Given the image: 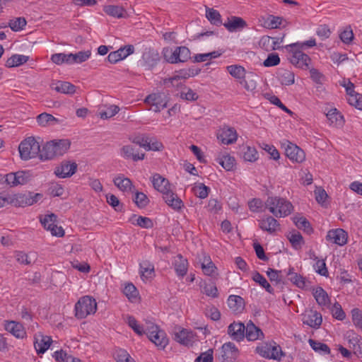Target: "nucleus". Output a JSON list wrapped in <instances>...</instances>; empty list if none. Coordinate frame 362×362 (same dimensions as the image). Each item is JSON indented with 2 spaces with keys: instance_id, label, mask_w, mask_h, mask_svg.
Masks as SVG:
<instances>
[{
  "instance_id": "nucleus-1",
  "label": "nucleus",
  "mask_w": 362,
  "mask_h": 362,
  "mask_svg": "<svg viewBox=\"0 0 362 362\" xmlns=\"http://www.w3.org/2000/svg\"><path fill=\"white\" fill-rule=\"evenodd\" d=\"M151 182L153 187L162 193L163 199L166 204H183L177 194L170 189V184L166 178L156 173L153 175Z\"/></svg>"
},
{
  "instance_id": "nucleus-2",
  "label": "nucleus",
  "mask_w": 362,
  "mask_h": 362,
  "mask_svg": "<svg viewBox=\"0 0 362 362\" xmlns=\"http://www.w3.org/2000/svg\"><path fill=\"white\" fill-rule=\"evenodd\" d=\"M69 139L53 140L47 142L41 149L40 159L51 160L55 156L64 155L70 148Z\"/></svg>"
},
{
  "instance_id": "nucleus-3",
  "label": "nucleus",
  "mask_w": 362,
  "mask_h": 362,
  "mask_svg": "<svg viewBox=\"0 0 362 362\" xmlns=\"http://www.w3.org/2000/svg\"><path fill=\"white\" fill-rule=\"evenodd\" d=\"M97 311V302L90 296L81 297L74 305L75 317L77 319H84L88 315H94Z\"/></svg>"
},
{
  "instance_id": "nucleus-4",
  "label": "nucleus",
  "mask_w": 362,
  "mask_h": 362,
  "mask_svg": "<svg viewBox=\"0 0 362 362\" xmlns=\"http://www.w3.org/2000/svg\"><path fill=\"white\" fill-rule=\"evenodd\" d=\"M146 334L159 349H164L168 344V338L165 331L153 322H146Z\"/></svg>"
},
{
  "instance_id": "nucleus-5",
  "label": "nucleus",
  "mask_w": 362,
  "mask_h": 362,
  "mask_svg": "<svg viewBox=\"0 0 362 362\" xmlns=\"http://www.w3.org/2000/svg\"><path fill=\"white\" fill-rule=\"evenodd\" d=\"M20 156L23 160H28L37 156L40 158L41 149L39 143L34 137L25 139L18 147Z\"/></svg>"
},
{
  "instance_id": "nucleus-6",
  "label": "nucleus",
  "mask_w": 362,
  "mask_h": 362,
  "mask_svg": "<svg viewBox=\"0 0 362 362\" xmlns=\"http://www.w3.org/2000/svg\"><path fill=\"white\" fill-rule=\"evenodd\" d=\"M293 269L290 267L286 272L285 269H273V281L276 282H282L284 276H291L289 280L298 288H305L307 286V281L305 277L293 272Z\"/></svg>"
},
{
  "instance_id": "nucleus-7",
  "label": "nucleus",
  "mask_w": 362,
  "mask_h": 362,
  "mask_svg": "<svg viewBox=\"0 0 362 362\" xmlns=\"http://www.w3.org/2000/svg\"><path fill=\"white\" fill-rule=\"evenodd\" d=\"M163 55L165 59L171 64L185 62L192 58L190 50L185 46L177 47L174 51L166 49Z\"/></svg>"
},
{
  "instance_id": "nucleus-8",
  "label": "nucleus",
  "mask_w": 362,
  "mask_h": 362,
  "mask_svg": "<svg viewBox=\"0 0 362 362\" xmlns=\"http://www.w3.org/2000/svg\"><path fill=\"white\" fill-rule=\"evenodd\" d=\"M57 216L53 213L40 216V222L45 229L50 231L53 236L63 237L64 235V230L62 226H58L57 225Z\"/></svg>"
},
{
  "instance_id": "nucleus-9",
  "label": "nucleus",
  "mask_w": 362,
  "mask_h": 362,
  "mask_svg": "<svg viewBox=\"0 0 362 362\" xmlns=\"http://www.w3.org/2000/svg\"><path fill=\"white\" fill-rule=\"evenodd\" d=\"M282 146L285 148V154L293 162L300 163L305 159V153L303 149L298 147L297 145L286 141L282 143Z\"/></svg>"
},
{
  "instance_id": "nucleus-10",
  "label": "nucleus",
  "mask_w": 362,
  "mask_h": 362,
  "mask_svg": "<svg viewBox=\"0 0 362 362\" xmlns=\"http://www.w3.org/2000/svg\"><path fill=\"white\" fill-rule=\"evenodd\" d=\"M175 340L180 344L185 346H192L196 340V334L189 329H185L180 327L175 328Z\"/></svg>"
},
{
  "instance_id": "nucleus-11",
  "label": "nucleus",
  "mask_w": 362,
  "mask_h": 362,
  "mask_svg": "<svg viewBox=\"0 0 362 362\" xmlns=\"http://www.w3.org/2000/svg\"><path fill=\"white\" fill-rule=\"evenodd\" d=\"M238 354V349L233 343H224L221 346L218 360L221 362H235Z\"/></svg>"
},
{
  "instance_id": "nucleus-12",
  "label": "nucleus",
  "mask_w": 362,
  "mask_h": 362,
  "mask_svg": "<svg viewBox=\"0 0 362 362\" xmlns=\"http://www.w3.org/2000/svg\"><path fill=\"white\" fill-rule=\"evenodd\" d=\"M4 329L18 339H23L27 337V332L23 325L15 320H4Z\"/></svg>"
},
{
  "instance_id": "nucleus-13",
  "label": "nucleus",
  "mask_w": 362,
  "mask_h": 362,
  "mask_svg": "<svg viewBox=\"0 0 362 362\" xmlns=\"http://www.w3.org/2000/svg\"><path fill=\"white\" fill-rule=\"evenodd\" d=\"M290 62L296 67L303 70H307L310 69L311 59L308 54L303 53L302 50L295 48L292 52Z\"/></svg>"
},
{
  "instance_id": "nucleus-14",
  "label": "nucleus",
  "mask_w": 362,
  "mask_h": 362,
  "mask_svg": "<svg viewBox=\"0 0 362 362\" xmlns=\"http://www.w3.org/2000/svg\"><path fill=\"white\" fill-rule=\"evenodd\" d=\"M144 102L150 105L151 110L155 112H158L167 107L166 98L162 93L150 94L145 98Z\"/></svg>"
},
{
  "instance_id": "nucleus-15",
  "label": "nucleus",
  "mask_w": 362,
  "mask_h": 362,
  "mask_svg": "<svg viewBox=\"0 0 362 362\" xmlns=\"http://www.w3.org/2000/svg\"><path fill=\"white\" fill-rule=\"evenodd\" d=\"M52 342L51 337L45 335L41 332H37L34 335V348L37 354L45 353Z\"/></svg>"
},
{
  "instance_id": "nucleus-16",
  "label": "nucleus",
  "mask_w": 362,
  "mask_h": 362,
  "mask_svg": "<svg viewBox=\"0 0 362 362\" xmlns=\"http://www.w3.org/2000/svg\"><path fill=\"white\" fill-rule=\"evenodd\" d=\"M42 197V194L28 192L25 193H19L15 194L13 198L10 201L11 204H35L38 202Z\"/></svg>"
},
{
  "instance_id": "nucleus-17",
  "label": "nucleus",
  "mask_w": 362,
  "mask_h": 362,
  "mask_svg": "<svg viewBox=\"0 0 362 362\" xmlns=\"http://www.w3.org/2000/svg\"><path fill=\"white\" fill-rule=\"evenodd\" d=\"M77 170V164L75 162L64 160L54 170V174L62 178L69 177L73 175Z\"/></svg>"
},
{
  "instance_id": "nucleus-18",
  "label": "nucleus",
  "mask_w": 362,
  "mask_h": 362,
  "mask_svg": "<svg viewBox=\"0 0 362 362\" xmlns=\"http://www.w3.org/2000/svg\"><path fill=\"white\" fill-rule=\"evenodd\" d=\"M326 239L336 245L342 246L347 243L348 234L342 228L332 229L328 231Z\"/></svg>"
},
{
  "instance_id": "nucleus-19",
  "label": "nucleus",
  "mask_w": 362,
  "mask_h": 362,
  "mask_svg": "<svg viewBox=\"0 0 362 362\" xmlns=\"http://www.w3.org/2000/svg\"><path fill=\"white\" fill-rule=\"evenodd\" d=\"M303 323L309 327L318 329L322 322V315L316 310H310L303 316Z\"/></svg>"
},
{
  "instance_id": "nucleus-20",
  "label": "nucleus",
  "mask_w": 362,
  "mask_h": 362,
  "mask_svg": "<svg viewBox=\"0 0 362 362\" xmlns=\"http://www.w3.org/2000/svg\"><path fill=\"white\" fill-rule=\"evenodd\" d=\"M139 274L143 281L153 279L155 276L154 265L148 260H144L139 263Z\"/></svg>"
},
{
  "instance_id": "nucleus-21",
  "label": "nucleus",
  "mask_w": 362,
  "mask_h": 362,
  "mask_svg": "<svg viewBox=\"0 0 362 362\" xmlns=\"http://www.w3.org/2000/svg\"><path fill=\"white\" fill-rule=\"evenodd\" d=\"M201 268L203 273L209 276H215L218 275V269L213 263L211 257L206 254H203L202 257L199 259Z\"/></svg>"
},
{
  "instance_id": "nucleus-22",
  "label": "nucleus",
  "mask_w": 362,
  "mask_h": 362,
  "mask_svg": "<svg viewBox=\"0 0 362 362\" xmlns=\"http://www.w3.org/2000/svg\"><path fill=\"white\" fill-rule=\"evenodd\" d=\"M176 274L183 278L188 270V261L181 255H177L174 257L173 262Z\"/></svg>"
},
{
  "instance_id": "nucleus-23",
  "label": "nucleus",
  "mask_w": 362,
  "mask_h": 362,
  "mask_svg": "<svg viewBox=\"0 0 362 362\" xmlns=\"http://www.w3.org/2000/svg\"><path fill=\"white\" fill-rule=\"evenodd\" d=\"M224 27L230 32H236L247 26L246 21L240 17L232 16L223 23Z\"/></svg>"
},
{
  "instance_id": "nucleus-24",
  "label": "nucleus",
  "mask_w": 362,
  "mask_h": 362,
  "mask_svg": "<svg viewBox=\"0 0 362 362\" xmlns=\"http://www.w3.org/2000/svg\"><path fill=\"white\" fill-rule=\"evenodd\" d=\"M245 326L241 322H233L228 326V334L235 340L243 339Z\"/></svg>"
},
{
  "instance_id": "nucleus-25",
  "label": "nucleus",
  "mask_w": 362,
  "mask_h": 362,
  "mask_svg": "<svg viewBox=\"0 0 362 362\" xmlns=\"http://www.w3.org/2000/svg\"><path fill=\"white\" fill-rule=\"evenodd\" d=\"M200 71V69L195 68L194 66H192L186 69H180L177 71L175 72V75L173 77H170V80H171L173 82H175L180 81V79H187L189 77L198 75Z\"/></svg>"
},
{
  "instance_id": "nucleus-26",
  "label": "nucleus",
  "mask_w": 362,
  "mask_h": 362,
  "mask_svg": "<svg viewBox=\"0 0 362 362\" xmlns=\"http://www.w3.org/2000/svg\"><path fill=\"white\" fill-rule=\"evenodd\" d=\"M122 293L131 303H137L140 300L139 291L132 283H125L123 286Z\"/></svg>"
},
{
  "instance_id": "nucleus-27",
  "label": "nucleus",
  "mask_w": 362,
  "mask_h": 362,
  "mask_svg": "<svg viewBox=\"0 0 362 362\" xmlns=\"http://www.w3.org/2000/svg\"><path fill=\"white\" fill-rule=\"evenodd\" d=\"M145 65L149 69L154 67L160 61V55L157 50L153 49H148L146 51L142 56Z\"/></svg>"
},
{
  "instance_id": "nucleus-28",
  "label": "nucleus",
  "mask_w": 362,
  "mask_h": 362,
  "mask_svg": "<svg viewBox=\"0 0 362 362\" xmlns=\"http://www.w3.org/2000/svg\"><path fill=\"white\" fill-rule=\"evenodd\" d=\"M218 139L224 144H231L237 140V134L233 128H223Z\"/></svg>"
},
{
  "instance_id": "nucleus-29",
  "label": "nucleus",
  "mask_w": 362,
  "mask_h": 362,
  "mask_svg": "<svg viewBox=\"0 0 362 362\" xmlns=\"http://www.w3.org/2000/svg\"><path fill=\"white\" fill-rule=\"evenodd\" d=\"M276 77L282 85L289 86L294 83V74L287 69H279Z\"/></svg>"
},
{
  "instance_id": "nucleus-30",
  "label": "nucleus",
  "mask_w": 362,
  "mask_h": 362,
  "mask_svg": "<svg viewBox=\"0 0 362 362\" xmlns=\"http://www.w3.org/2000/svg\"><path fill=\"white\" fill-rule=\"evenodd\" d=\"M245 337L248 341H255L262 336V330L255 325L252 321H249L245 326Z\"/></svg>"
},
{
  "instance_id": "nucleus-31",
  "label": "nucleus",
  "mask_w": 362,
  "mask_h": 362,
  "mask_svg": "<svg viewBox=\"0 0 362 362\" xmlns=\"http://www.w3.org/2000/svg\"><path fill=\"white\" fill-rule=\"evenodd\" d=\"M103 11L105 13L114 18H122L127 17V11L122 6L107 5L104 6Z\"/></svg>"
},
{
  "instance_id": "nucleus-32",
  "label": "nucleus",
  "mask_w": 362,
  "mask_h": 362,
  "mask_svg": "<svg viewBox=\"0 0 362 362\" xmlns=\"http://www.w3.org/2000/svg\"><path fill=\"white\" fill-rule=\"evenodd\" d=\"M122 153L124 158H132L134 161L139 160H143L145 156V153L139 154L138 150H136L133 146L127 145L122 147Z\"/></svg>"
},
{
  "instance_id": "nucleus-33",
  "label": "nucleus",
  "mask_w": 362,
  "mask_h": 362,
  "mask_svg": "<svg viewBox=\"0 0 362 362\" xmlns=\"http://www.w3.org/2000/svg\"><path fill=\"white\" fill-rule=\"evenodd\" d=\"M125 321L129 327H131L132 330L139 336H142L146 334V327L144 328V326L141 325L134 317L132 315H127L125 317Z\"/></svg>"
},
{
  "instance_id": "nucleus-34",
  "label": "nucleus",
  "mask_w": 362,
  "mask_h": 362,
  "mask_svg": "<svg viewBox=\"0 0 362 362\" xmlns=\"http://www.w3.org/2000/svg\"><path fill=\"white\" fill-rule=\"evenodd\" d=\"M313 296L320 306H327L330 303L327 293L322 287L316 288L313 292Z\"/></svg>"
},
{
  "instance_id": "nucleus-35",
  "label": "nucleus",
  "mask_w": 362,
  "mask_h": 362,
  "mask_svg": "<svg viewBox=\"0 0 362 362\" xmlns=\"http://www.w3.org/2000/svg\"><path fill=\"white\" fill-rule=\"evenodd\" d=\"M330 124L336 127L342 126L344 123V117L336 108L330 110L326 115Z\"/></svg>"
},
{
  "instance_id": "nucleus-36",
  "label": "nucleus",
  "mask_w": 362,
  "mask_h": 362,
  "mask_svg": "<svg viewBox=\"0 0 362 362\" xmlns=\"http://www.w3.org/2000/svg\"><path fill=\"white\" fill-rule=\"evenodd\" d=\"M293 221L298 229L303 230L307 234L313 233V229L306 218L296 216L293 218Z\"/></svg>"
},
{
  "instance_id": "nucleus-37",
  "label": "nucleus",
  "mask_w": 362,
  "mask_h": 362,
  "mask_svg": "<svg viewBox=\"0 0 362 362\" xmlns=\"http://www.w3.org/2000/svg\"><path fill=\"white\" fill-rule=\"evenodd\" d=\"M217 163L221 165L225 170H232L235 165V160L233 157L228 154L219 156L216 158Z\"/></svg>"
},
{
  "instance_id": "nucleus-38",
  "label": "nucleus",
  "mask_w": 362,
  "mask_h": 362,
  "mask_svg": "<svg viewBox=\"0 0 362 362\" xmlns=\"http://www.w3.org/2000/svg\"><path fill=\"white\" fill-rule=\"evenodd\" d=\"M228 307L234 312H239L243 308V298L239 296L230 295L227 300Z\"/></svg>"
},
{
  "instance_id": "nucleus-39",
  "label": "nucleus",
  "mask_w": 362,
  "mask_h": 362,
  "mask_svg": "<svg viewBox=\"0 0 362 362\" xmlns=\"http://www.w3.org/2000/svg\"><path fill=\"white\" fill-rule=\"evenodd\" d=\"M29 59V57L25 55L13 54L6 62V66L8 68L18 66L26 63Z\"/></svg>"
},
{
  "instance_id": "nucleus-40",
  "label": "nucleus",
  "mask_w": 362,
  "mask_h": 362,
  "mask_svg": "<svg viewBox=\"0 0 362 362\" xmlns=\"http://www.w3.org/2000/svg\"><path fill=\"white\" fill-rule=\"evenodd\" d=\"M131 223L133 225H136L143 228H151L153 226V223L151 219L147 217L141 216L134 215L132 216Z\"/></svg>"
},
{
  "instance_id": "nucleus-41",
  "label": "nucleus",
  "mask_w": 362,
  "mask_h": 362,
  "mask_svg": "<svg viewBox=\"0 0 362 362\" xmlns=\"http://www.w3.org/2000/svg\"><path fill=\"white\" fill-rule=\"evenodd\" d=\"M309 344L311 348L315 351L322 355L329 354L330 349L329 347L324 343H322L318 341H315L314 339H310Z\"/></svg>"
},
{
  "instance_id": "nucleus-42",
  "label": "nucleus",
  "mask_w": 362,
  "mask_h": 362,
  "mask_svg": "<svg viewBox=\"0 0 362 362\" xmlns=\"http://www.w3.org/2000/svg\"><path fill=\"white\" fill-rule=\"evenodd\" d=\"M54 89L64 94H74L76 92V86L67 81H59Z\"/></svg>"
},
{
  "instance_id": "nucleus-43",
  "label": "nucleus",
  "mask_w": 362,
  "mask_h": 362,
  "mask_svg": "<svg viewBox=\"0 0 362 362\" xmlns=\"http://www.w3.org/2000/svg\"><path fill=\"white\" fill-rule=\"evenodd\" d=\"M349 347L358 357H362V339L358 337H353L349 340Z\"/></svg>"
},
{
  "instance_id": "nucleus-44",
  "label": "nucleus",
  "mask_w": 362,
  "mask_h": 362,
  "mask_svg": "<svg viewBox=\"0 0 362 362\" xmlns=\"http://www.w3.org/2000/svg\"><path fill=\"white\" fill-rule=\"evenodd\" d=\"M114 184L121 190H131L133 185L130 179L123 176H118L114 179Z\"/></svg>"
},
{
  "instance_id": "nucleus-45",
  "label": "nucleus",
  "mask_w": 362,
  "mask_h": 362,
  "mask_svg": "<svg viewBox=\"0 0 362 362\" xmlns=\"http://www.w3.org/2000/svg\"><path fill=\"white\" fill-rule=\"evenodd\" d=\"M221 55V52H219L218 51H214L209 53H204V54H195L192 58L193 62H203L209 61L212 59H215Z\"/></svg>"
},
{
  "instance_id": "nucleus-46",
  "label": "nucleus",
  "mask_w": 362,
  "mask_h": 362,
  "mask_svg": "<svg viewBox=\"0 0 362 362\" xmlns=\"http://www.w3.org/2000/svg\"><path fill=\"white\" fill-rule=\"evenodd\" d=\"M206 16L215 25H221L222 24L221 14L214 8H206Z\"/></svg>"
},
{
  "instance_id": "nucleus-47",
  "label": "nucleus",
  "mask_w": 362,
  "mask_h": 362,
  "mask_svg": "<svg viewBox=\"0 0 362 362\" xmlns=\"http://www.w3.org/2000/svg\"><path fill=\"white\" fill-rule=\"evenodd\" d=\"M26 20L23 17L16 18L15 19L10 20L8 26L13 31L17 32L21 30L26 25Z\"/></svg>"
},
{
  "instance_id": "nucleus-48",
  "label": "nucleus",
  "mask_w": 362,
  "mask_h": 362,
  "mask_svg": "<svg viewBox=\"0 0 362 362\" xmlns=\"http://www.w3.org/2000/svg\"><path fill=\"white\" fill-rule=\"evenodd\" d=\"M227 70L229 72V74L237 78L242 79L243 78H245V69L238 65H230L227 66Z\"/></svg>"
},
{
  "instance_id": "nucleus-49",
  "label": "nucleus",
  "mask_w": 362,
  "mask_h": 362,
  "mask_svg": "<svg viewBox=\"0 0 362 362\" xmlns=\"http://www.w3.org/2000/svg\"><path fill=\"white\" fill-rule=\"evenodd\" d=\"M252 280L258 284L261 287L265 288V290L267 291H268L269 293H271V290H270V284L267 281V280L262 275L260 274L259 272H255L253 274H252Z\"/></svg>"
},
{
  "instance_id": "nucleus-50",
  "label": "nucleus",
  "mask_w": 362,
  "mask_h": 362,
  "mask_svg": "<svg viewBox=\"0 0 362 362\" xmlns=\"http://www.w3.org/2000/svg\"><path fill=\"white\" fill-rule=\"evenodd\" d=\"M202 292L211 298H216L218 296V288L213 283H204L202 286Z\"/></svg>"
},
{
  "instance_id": "nucleus-51",
  "label": "nucleus",
  "mask_w": 362,
  "mask_h": 362,
  "mask_svg": "<svg viewBox=\"0 0 362 362\" xmlns=\"http://www.w3.org/2000/svg\"><path fill=\"white\" fill-rule=\"evenodd\" d=\"M115 359L116 362H136L124 349L117 350L115 354Z\"/></svg>"
},
{
  "instance_id": "nucleus-52",
  "label": "nucleus",
  "mask_w": 362,
  "mask_h": 362,
  "mask_svg": "<svg viewBox=\"0 0 362 362\" xmlns=\"http://www.w3.org/2000/svg\"><path fill=\"white\" fill-rule=\"evenodd\" d=\"M256 352L266 358H272V345L267 343H262L256 348Z\"/></svg>"
},
{
  "instance_id": "nucleus-53",
  "label": "nucleus",
  "mask_w": 362,
  "mask_h": 362,
  "mask_svg": "<svg viewBox=\"0 0 362 362\" xmlns=\"http://www.w3.org/2000/svg\"><path fill=\"white\" fill-rule=\"evenodd\" d=\"M16 185H23L27 184L28 182L30 181L32 175L30 173V171H25V170H20L18 172H16Z\"/></svg>"
},
{
  "instance_id": "nucleus-54",
  "label": "nucleus",
  "mask_w": 362,
  "mask_h": 362,
  "mask_svg": "<svg viewBox=\"0 0 362 362\" xmlns=\"http://www.w3.org/2000/svg\"><path fill=\"white\" fill-rule=\"evenodd\" d=\"M193 192H194V194L201 198V199H204L206 198L208 194H209V192L210 191V188L206 187L205 185H204L203 183H199L198 185H196L193 188Z\"/></svg>"
},
{
  "instance_id": "nucleus-55",
  "label": "nucleus",
  "mask_w": 362,
  "mask_h": 362,
  "mask_svg": "<svg viewBox=\"0 0 362 362\" xmlns=\"http://www.w3.org/2000/svg\"><path fill=\"white\" fill-rule=\"evenodd\" d=\"M340 40L346 45H349L354 40L353 30L350 25L346 26L344 30L339 34Z\"/></svg>"
},
{
  "instance_id": "nucleus-56",
  "label": "nucleus",
  "mask_w": 362,
  "mask_h": 362,
  "mask_svg": "<svg viewBox=\"0 0 362 362\" xmlns=\"http://www.w3.org/2000/svg\"><path fill=\"white\" fill-rule=\"evenodd\" d=\"M243 158L246 161L254 162L257 159V151L255 148L250 146L244 147L243 149Z\"/></svg>"
},
{
  "instance_id": "nucleus-57",
  "label": "nucleus",
  "mask_w": 362,
  "mask_h": 362,
  "mask_svg": "<svg viewBox=\"0 0 362 362\" xmlns=\"http://www.w3.org/2000/svg\"><path fill=\"white\" fill-rule=\"evenodd\" d=\"M277 33L276 30H273V50L279 49L283 47L280 46V44L286 36L285 31Z\"/></svg>"
},
{
  "instance_id": "nucleus-58",
  "label": "nucleus",
  "mask_w": 362,
  "mask_h": 362,
  "mask_svg": "<svg viewBox=\"0 0 362 362\" xmlns=\"http://www.w3.org/2000/svg\"><path fill=\"white\" fill-rule=\"evenodd\" d=\"M150 142L151 137L146 134L137 136L133 140V143L143 147L146 151H148V146H149Z\"/></svg>"
},
{
  "instance_id": "nucleus-59",
  "label": "nucleus",
  "mask_w": 362,
  "mask_h": 362,
  "mask_svg": "<svg viewBox=\"0 0 362 362\" xmlns=\"http://www.w3.org/2000/svg\"><path fill=\"white\" fill-rule=\"evenodd\" d=\"M71 356L63 349L57 350L52 354V357L57 362H69Z\"/></svg>"
},
{
  "instance_id": "nucleus-60",
  "label": "nucleus",
  "mask_w": 362,
  "mask_h": 362,
  "mask_svg": "<svg viewBox=\"0 0 362 362\" xmlns=\"http://www.w3.org/2000/svg\"><path fill=\"white\" fill-rule=\"evenodd\" d=\"M288 238L293 247L296 249L300 247L303 243V236L299 232H294L291 233Z\"/></svg>"
},
{
  "instance_id": "nucleus-61",
  "label": "nucleus",
  "mask_w": 362,
  "mask_h": 362,
  "mask_svg": "<svg viewBox=\"0 0 362 362\" xmlns=\"http://www.w3.org/2000/svg\"><path fill=\"white\" fill-rule=\"evenodd\" d=\"M352 321L354 325L362 329V311L358 308L351 310Z\"/></svg>"
},
{
  "instance_id": "nucleus-62",
  "label": "nucleus",
  "mask_w": 362,
  "mask_h": 362,
  "mask_svg": "<svg viewBox=\"0 0 362 362\" xmlns=\"http://www.w3.org/2000/svg\"><path fill=\"white\" fill-rule=\"evenodd\" d=\"M90 54L91 52L90 50L81 51L76 54H73L74 64H79L86 62L90 57Z\"/></svg>"
},
{
  "instance_id": "nucleus-63",
  "label": "nucleus",
  "mask_w": 362,
  "mask_h": 362,
  "mask_svg": "<svg viewBox=\"0 0 362 362\" xmlns=\"http://www.w3.org/2000/svg\"><path fill=\"white\" fill-rule=\"evenodd\" d=\"M315 272L321 276H327L328 271L326 267V264L323 259H317L314 265Z\"/></svg>"
},
{
  "instance_id": "nucleus-64",
  "label": "nucleus",
  "mask_w": 362,
  "mask_h": 362,
  "mask_svg": "<svg viewBox=\"0 0 362 362\" xmlns=\"http://www.w3.org/2000/svg\"><path fill=\"white\" fill-rule=\"evenodd\" d=\"M213 349H209L206 351L202 353L199 356H198L196 358L195 362H213Z\"/></svg>"
}]
</instances>
